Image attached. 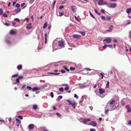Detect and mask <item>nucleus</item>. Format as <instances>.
Segmentation results:
<instances>
[{
  "mask_svg": "<svg viewBox=\"0 0 131 131\" xmlns=\"http://www.w3.org/2000/svg\"><path fill=\"white\" fill-rule=\"evenodd\" d=\"M106 5L108 7L114 8L116 7L117 4H116L114 3H106Z\"/></svg>",
  "mask_w": 131,
  "mask_h": 131,
  "instance_id": "1",
  "label": "nucleus"
},
{
  "mask_svg": "<svg viewBox=\"0 0 131 131\" xmlns=\"http://www.w3.org/2000/svg\"><path fill=\"white\" fill-rule=\"evenodd\" d=\"M115 102V101L114 100H110V102L108 103L107 104V105L106 106L107 108L108 109V108L109 105L110 106L112 105Z\"/></svg>",
  "mask_w": 131,
  "mask_h": 131,
  "instance_id": "2",
  "label": "nucleus"
},
{
  "mask_svg": "<svg viewBox=\"0 0 131 131\" xmlns=\"http://www.w3.org/2000/svg\"><path fill=\"white\" fill-rule=\"evenodd\" d=\"M58 45L60 47H63L64 45V41L62 40L58 41Z\"/></svg>",
  "mask_w": 131,
  "mask_h": 131,
  "instance_id": "3",
  "label": "nucleus"
},
{
  "mask_svg": "<svg viewBox=\"0 0 131 131\" xmlns=\"http://www.w3.org/2000/svg\"><path fill=\"white\" fill-rule=\"evenodd\" d=\"M89 124L90 125L92 126H93L95 127L96 126L97 124L96 122L95 121H93L90 122Z\"/></svg>",
  "mask_w": 131,
  "mask_h": 131,
  "instance_id": "4",
  "label": "nucleus"
},
{
  "mask_svg": "<svg viewBox=\"0 0 131 131\" xmlns=\"http://www.w3.org/2000/svg\"><path fill=\"white\" fill-rule=\"evenodd\" d=\"M103 41H106V42L107 43H110L111 41V39L109 38H107L104 39L103 40Z\"/></svg>",
  "mask_w": 131,
  "mask_h": 131,
  "instance_id": "5",
  "label": "nucleus"
},
{
  "mask_svg": "<svg viewBox=\"0 0 131 131\" xmlns=\"http://www.w3.org/2000/svg\"><path fill=\"white\" fill-rule=\"evenodd\" d=\"M126 108L127 109V111L128 112H131V109L130 108V106L129 105L126 106Z\"/></svg>",
  "mask_w": 131,
  "mask_h": 131,
  "instance_id": "6",
  "label": "nucleus"
},
{
  "mask_svg": "<svg viewBox=\"0 0 131 131\" xmlns=\"http://www.w3.org/2000/svg\"><path fill=\"white\" fill-rule=\"evenodd\" d=\"M99 92L100 94L104 93L105 92V91L102 89L101 88L99 89Z\"/></svg>",
  "mask_w": 131,
  "mask_h": 131,
  "instance_id": "7",
  "label": "nucleus"
},
{
  "mask_svg": "<svg viewBox=\"0 0 131 131\" xmlns=\"http://www.w3.org/2000/svg\"><path fill=\"white\" fill-rule=\"evenodd\" d=\"M73 13H75L76 10V6H75L72 5L71 7Z\"/></svg>",
  "mask_w": 131,
  "mask_h": 131,
  "instance_id": "8",
  "label": "nucleus"
},
{
  "mask_svg": "<svg viewBox=\"0 0 131 131\" xmlns=\"http://www.w3.org/2000/svg\"><path fill=\"white\" fill-rule=\"evenodd\" d=\"M52 47L53 49H57V45L56 43L55 42H53V43Z\"/></svg>",
  "mask_w": 131,
  "mask_h": 131,
  "instance_id": "9",
  "label": "nucleus"
},
{
  "mask_svg": "<svg viewBox=\"0 0 131 131\" xmlns=\"http://www.w3.org/2000/svg\"><path fill=\"white\" fill-rule=\"evenodd\" d=\"M73 37L75 38H80L81 37V36L79 35H73Z\"/></svg>",
  "mask_w": 131,
  "mask_h": 131,
  "instance_id": "10",
  "label": "nucleus"
},
{
  "mask_svg": "<svg viewBox=\"0 0 131 131\" xmlns=\"http://www.w3.org/2000/svg\"><path fill=\"white\" fill-rule=\"evenodd\" d=\"M32 28V26H31V24L30 23L29 24H28L27 25V26L26 27V28L28 29H30Z\"/></svg>",
  "mask_w": 131,
  "mask_h": 131,
  "instance_id": "11",
  "label": "nucleus"
},
{
  "mask_svg": "<svg viewBox=\"0 0 131 131\" xmlns=\"http://www.w3.org/2000/svg\"><path fill=\"white\" fill-rule=\"evenodd\" d=\"M90 121L91 120L90 119H84L83 122L84 124H86L88 121Z\"/></svg>",
  "mask_w": 131,
  "mask_h": 131,
  "instance_id": "12",
  "label": "nucleus"
},
{
  "mask_svg": "<svg viewBox=\"0 0 131 131\" xmlns=\"http://www.w3.org/2000/svg\"><path fill=\"white\" fill-rule=\"evenodd\" d=\"M34 128V125L33 124H31L29 125L28 126V128L30 129H32Z\"/></svg>",
  "mask_w": 131,
  "mask_h": 131,
  "instance_id": "13",
  "label": "nucleus"
},
{
  "mask_svg": "<svg viewBox=\"0 0 131 131\" xmlns=\"http://www.w3.org/2000/svg\"><path fill=\"white\" fill-rule=\"evenodd\" d=\"M40 90V89L39 88L36 87H35L32 89V90L33 92L35 91L38 90Z\"/></svg>",
  "mask_w": 131,
  "mask_h": 131,
  "instance_id": "14",
  "label": "nucleus"
},
{
  "mask_svg": "<svg viewBox=\"0 0 131 131\" xmlns=\"http://www.w3.org/2000/svg\"><path fill=\"white\" fill-rule=\"evenodd\" d=\"M44 37L45 38V43L46 44L47 43V34H45L44 35Z\"/></svg>",
  "mask_w": 131,
  "mask_h": 131,
  "instance_id": "15",
  "label": "nucleus"
},
{
  "mask_svg": "<svg viewBox=\"0 0 131 131\" xmlns=\"http://www.w3.org/2000/svg\"><path fill=\"white\" fill-rule=\"evenodd\" d=\"M10 34L11 35H14L16 34V32L13 30H12L10 32Z\"/></svg>",
  "mask_w": 131,
  "mask_h": 131,
  "instance_id": "16",
  "label": "nucleus"
},
{
  "mask_svg": "<svg viewBox=\"0 0 131 131\" xmlns=\"http://www.w3.org/2000/svg\"><path fill=\"white\" fill-rule=\"evenodd\" d=\"M126 13L128 14L131 13V8H127L126 10Z\"/></svg>",
  "mask_w": 131,
  "mask_h": 131,
  "instance_id": "17",
  "label": "nucleus"
},
{
  "mask_svg": "<svg viewBox=\"0 0 131 131\" xmlns=\"http://www.w3.org/2000/svg\"><path fill=\"white\" fill-rule=\"evenodd\" d=\"M17 69L19 70H20L22 69V66L20 64L18 65L17 67Z\"/></svg>",
  "mask_w": 131,
  "mask_h": 131,
  "instance_id": "18",
  "label": "nucleus"
},
{
  "mask_svg": "<svg viewBox=\"0 0 131 131\" xmlns=\"http://www.w3.org/2000/svg\"><path fill=\"white\" fill-rule=\"evenodd\" d=\"M21 11V9L20 8H17L14 11V12L16 13H18L19 12Z\"/></svg>",
  "mask_w": 131,
  "mask_h": 131,
  "instance_id": "19",
  "label": "nucleus"
},
{
  "mask_svg": "<svg viewBox=\"0 0 131 131\" xmlns=\"http://www.w3.org/2000/svg\"><path fill=\"white\" fill-rule=\"evenodd\" d=\"M103 0H100L98 2V4L99 5H101L103 3Z\"/></svg>",
  "mask_w": 131,
  "mask_h": 131,
  "instance_id": "20",
  "label": "nucleus"
},
{
  "mask_svg": "<svg viewBox=\"0 0 131 131\" xmlns=\"http://www.w3.org/2000/svg\"><path fill=\"white\" fill-rule=\"evenodd\" d=\"M63 67L65 69V70L67 71H69V69L68 68H67V67L66 66H63Z\"/></svg>",
  "mask_w": 131,
  "mask_h": 131,
  "instance_id": "21",
  "label": "nucleus"
},
{
  "mask_svg": "<svg viewBox=\"0 0 131 131\" xmlns=\"http://www.w3.org/2000/svg\"><path fill=\"white\" fill-rule=\"evenodd\" d=\"M72 105V106L74 108H75V105H76V103L75 102H74L73 103H72V104H71Z\"/></svg>",
  "mask_w": 131,
  "mask_h": 131,
  "instance_id": "22",
  "label": "nucleus"
},
{
  "mask_svg": "<svg viewBox=\"0 0 131 131\" xmlns=\"http://www.w3.org/2000/svg\"><path fill=\"white\" fill-rule=\"evenodd\" d=\"M18 74H15L13 75H12V78H15L17 77L18 76Z\"/></svg>",
  "mask_w": 131,
  "mask_h": 131,
  "instance_id": "23",
  "label": "nucleus"
},
{
  "mask_svg": "<svg viewBox=\"0 0 131 131\" xmlns=\"http://www.w3.org/2000/svg\"><path fill=\"white\" fill-rule=\"evenodd\" d=\"M65 86H66V87H65L64 88L65 90H68L69 89V87L68 86V85L67 84H65Z\"/></svg>",
  "mask_w": 131,
  "mask_h": 131,
  "instance_id": "24",
  "label": "nucleus"
},
{
  "mask_svg": "<svg viewBox=\"0 0 131 131\" xmlns=\"http://www.w3.org/2000/svg\"><path fill=\"white\" fill-rule=\"evenodd\" d=\"M79 32L83 36H84L85 35V33L84 32H81V31H79Z\"/></svg>",
  "mask_w": 131,
  "mask_h": 131,
  "instance_id": "25",
  "label": "nucleus"
},
{
  "mask_svg": "<svg viewBox=\"0 0 131 131\" xmlns=\"http://www.w3.org/2000/svg\"><path fill=\"white\" fill-rule=\"evenodd\" d=\"M47 22H46L44 24V25L43 27V29L47 27Z\"/></svg>",
  "mask_w": 131,
  "mask_h": 131,
  "instance_id": "26",
  "label": "nucleus"
},
{
  "mask_svg": "<svg viewBox=\"0 0 131 131\" xmlns=\"http://www.w3.org/2000/svg\"><path fill=\"white\" fill-rule=\"evenodd\" d=\"M33 108L35 110L37 109V106L36 104L34 105L33 106Z\"/></svg>",
  "mask_w": 131,
  "mask_h": 131,
  "instance_id": "27",
  "label": "nucleus"
},
{
  "mask_svg": "<svg viewBox=\"0 0 131 131\" xmlns=\"http://www.w3.org/2000/svg\"><path fill=\"white\" fill-rule=\"evenodd\" d=\"M113 26L112 25H110L109 27V30H110L111 31H112V29L113 28Z\"/></svg>",
  "mask_w": 131,
  "mask_h": 131,
  "instance_id": "28",
  "label": "nucleus"
},
{
  "mask_svg": "<svg viewBox=\"0 0 131 131\" xmlns=\"http://www.w3.org/2000/svg\"><path fill=\"white\" fill-rule=\"evenodd\" d=\"M111 19V18L110 16H107L106 18V20H107L108 21L110 20Z\"/></svg>",
  "mask_w": 131,
  "mask_h": 131,
  "instance_id": "29",
  "label": "nucleus"
},
{
  "mask_svg": "<svg viewBox=\"0 0 131 131\" xmlns=\"http://www.w3.org/2000/svg\"><path fill=\"white\" fill-rule=\"evenodd\" d=\"M49 74H52L53 75H58L60 74V73H51L49 72Z\"/></svg>",
  "mask_w": 131,
  "mask_h": 131,
  "instance_id": "30",
  "label": "nucleus"
},
{
  "mask_svg": "<svg viewBox=\"0 0 131 131\" xmlns=\"http://www.w3.org/2000/svg\"><path fill=\"white\" fill-rule=\"evenodd\" d=\"M16 120L17 121L16 123H18L19 124L21 122L20 120V119H19L18 118H16Z\"/></svg>",
  "mask_w": 131,
  "mask_h": 131,
  "instance_id": "31",
  "label": "nucleus"
},
{
  "mask_svg": "<svg viewBox=\"0 0 131 131\" xmlns=\"http://www.w3.org/2000/svg\"><path fill=\"white\" fill-rule=\"evenodd\" d=\"M109 82L108 81H107L106 85V88H109Z\"/></svg>",
  "mask_w": 131,
  "mask_h": 131,
  "instance_id": "32",
  "label": "nucleus"
},
{
  "mask_svg": "<svg viewBox=\"0 0 131 131\" xmlns=\"http://www.w3.org/2000/svg\"><path fill=\"white\" fill-rule=\"evenodd\" d=\"M101 18L103 20H106V18H105L103 16H101Z\"/></svg>",
  "mask_w": 131,
  "mask_h": 131,
  "instance_id": "33",
  "label": "nucleus"
},
{
  "mask_svg": "<svg viewBox=\"0 0 131 131\" xmlns=\"http://www.w3.org/2000/svg\"><path fill=\"white\" fill-rule=\"evenodd\" d=\"M3 10L2 9H0V15H1L3 14Z\"/></svg>",
  "mask_w": 131,
  "mask_h": 131,
  "instance_id": "34",
  "label": "nucleus"
},
{
  "mask_svg": "<svg viewBox=\"0 0 131 131\" xmlns=\"http://www.w3.org/2000/svg\"><path fill=\"white\" fill-rule=\"evenodd\" d=\"M59 90L61 92H63V88H59Z\"/></svg>",
  "mask_w": 131,
  "mask_h": 131,
  "instance_id": "35",
  "label": "nucleus"
},
{
  "mask_svg": "<svg viewBox=\"0 0 131 131\" xmlns=\"http://www.w3.org/2000/svg\"><path fill=\"white\" fill-rule=\"evenodd\" d=\"M15 6L18 8H19L20 7V5L18 3L16 4L15 5Z\"/></svg>",
  "mask_w": 131,
  "mask_h": 131,
  "instance_id": "36",
  "label": "nucleus"
},
{
  "mask_svg": "<svg viewBox=\"0 0 131 131\" xmlns=\"http://www.w3.org/2000/svg\"><path fill=\"white\" fill-rule=\"evenodd\" d=\"M14 20L15 21H17V22H19L20 21V20H19V19L18 18H15L14 19Z\"/></svg>",
  "mask_w": 131,
  "mask_h": 131,
  "instance_id": "37",
  "label": "nucleus"
},
{
  "mask_svg": "<svg viewBox=\"0 0 131 131\" xmlns=\"http://www.w3.org/2000/svg\"><path fill=\"white\" fill-rule=\"evenodd\" d=\"M6 42L8 44H10V41L8 40H6Z\"/></svg>",
  "mask_w": 131,
  "mask_h": 131,
  "instance_id": "38",
  "label": "nucleus"
},
{
  "mask_svg": "<svg viewBox=\"0 0 131 131\" xmlns=\"http://www.w3.org/2000/svg\"><path fill=\"white\" fill-rule=\"evenodd\" d=\"M56 114L57 116L59 117H61V115L58 113H57Z\"/></svg>",
  "mask_w": 131,
  "mask_h": 131,
  "instance_id": "39",
  "label": "nucleus"
},
{
  "mask_svg": "<svg viewBox=\"0 0 131 131\" xmlns=\"http://www.w3.org/2000/svg\"><path fill=\"white\" fill-rule=\"evenodd\" d=\"M34 1V0H30L29 1V3L31 4L33 3Z\"/></svg>",
  "mask_w": 131,
  "mask_h": 131,
  "instance_id": "40",
  "label": "nucleus"
},
{
  "mask_svg": "<svg viewBox=\"0 0 131 131\" xmlns=\"http://www.w3.org/2000/svg\"><path fill=\"white\" fill-rule=\"evenodd\" d=\"M60 72H61L62 73H64L66 72V71L62 69L59 71Z\"/></svg>",
  "mask_w": 131,
  "mask_h": 131,
  "instance_id": "41",
  "label": "nucleus"
},
{
  "mask_svg": "<svg viewBox=\"0 0 131 131\" xmlns=\"http://www.w3.org/2000/svg\"><path fill=\"white\" fill-rule=\"evenodd\" d=\"M19 79L18 78H17L16 79V82L15 84H16L17 83H19Z\"/></svg>",
  "mask_w": 131,
  "mask_h": 131,
  "instance_id": "42",
  "label": "nucleus"
},
{
  "mask_svg": "<svg viewBox=\"0 0 131 131\" xmlns=\"http://www.w3.org/2000/svg\"><path fill=\"white\" fill-rule=\"evenodd\" d=\"M64 13L63 12H60L59 13V16H62L63 15Z\"/></svg>",
  "mask_w": 131,
  "mask_h": 131,
  "instance_id": "43",
  "label": "nucleus"
},
{
  "mask_svg": "<svg viewBox=\"0 0 131 131\" xmlns=\"http://www.w3.org/2000/svg\"><path fill=\"white\" fill-rule=\"evenodd\" d=\"M3 16L5 17H8V16L5 13H4L3 15Z\"/></svg>",
  "mask_w": 131,
  "mask_h": 131,
  "instance_id": "44",
  "label": "nucleus"
},
{
  "mask_svg": "<svg viewBox=\"0 0 131 131\" xmlns=\"http://www.w3.org/2000/svg\"><path fill=\"white\" fill-rule=\"evenodd\" d=\"M89 13H90V14L91 15V16L93 18H94V16L92 14V13H91L90 12H89Z\"/></svg>",
  "mask_w": 131,
  "mask_h": 131,
  "instance_id": "45",
  "label": "nucleus"
},
{
  "mask_svg": "<svg viewBox=\"0 0 131 131\" xmlns=\"http://www.w3.org/2000/svg\"><path fill=\"white\" fill-rule=\"evenodd\" d=\"M18 117L20 118V119H23V117L21 116H20V115H19L18 116Z\"/></svg>",
  "mask_w": 131,
  "mask_h": 131,
  "instance_id": "46",
  "label": "nucleus"
},
{
  "mask_svg": "<svg viewBox=\"0 0 131 131\" xmlns=\"http://www.w3.org/2000/svg\"><path fill=\"white\" fill-rule=\"evenodd\" d=\"M111 32L110 30H109L108 29L106 30V31H105V34L106 33H108V32Z\"/></svg>",
  "mask_w": 131,
  "mask_h": 131,
  "instance_id": "47",
  "label": "nucleus"
},
{
  "mask_svg": "<svg viewBox=\"0 0 131 131\" xmlns=\"http://www.w3.org/2000/svg\"><path fill=\"white\" fill-rule=\"evenodd\" d=\"M75 69V68L72 67H71L70 69V70L72 71L74 70Z\"/></svg>",
  "mask_w": 131,
  "mask_h": 131,
  "instance_id": "48",
  "label": "nucleus"
},
{
  "mask_svg": "<svg viewBox=\"0 0 131 131\" xmlns=\"http://www.w3.org/2000/svg\"><path fill=\"white\" fill-rule=\"evenodd\" d=\"M50 96L51 97L53 98V97L54 95L53 94V93L52 92H51L50 93Z\"/></svg>",
  "mask_w": 131,
  "mask_h": 131,
  "instance_id": "49",
  "label": "nucleus"
},
{
  "mask_svg": "<svg viewBox=\"0 0 131 131\" xmlns=\"http://www.w3.org/2000/svg\"><path fill=\"white\" fill-rule=\"evenodd\" d=\"M27 89H28L29 90H30L32 89L29 86H27Z\"/></svg>",
  "mask_w": 131,
  "mask_h": 131,
  "instance_id": "50",
  "label": "nucleus"
},
{
  "mask_svg": "<svg viewBox=\"0 0 131 131\" xmlns=\"http://www.w3.org/2000/svg\"><path fill=\"white\" fill-rule=\"evenodd\" d=\"M74 17L75 19L78 21H80L79 19L77 17L75 16H74Z\"/></svg>",
  "mask_w": 131,
  "mask_h": 131,
  "instance_id": "51",
  "label": "nucleus"
},
{
  "mask_svg": "<svg viewBox=\"0 0 131 131\" xmlns=\"http://www.w3.org/2000/svg\"><path fill=\"white\" fill-rule=\"evenodd\" d=\"M108 45H106L105 44L104 46H103V49H105V48L107 47L108 46Z\"/></svg>",
  "mask_w": 131,
  "mask_h": 131,
  "instance_id": "52",
  "label": "nucleus"
},
{
  "mask_svg": "<svg viewBox=\"0 0 131 131\" xmlns=\"http://www.w3.org/2000/svg\"><path fill=\"white\" fill-rule=\"evenodd\" d=\"M64 6L63 5H61L59 8V9H61L64 8Z\"/></svg>",
  "mask_w": 131,
  "mask_h": 131,
  "instance_id": "53",
  "label": "nucleus"
},
{
  "mask_svg": "<svg viewBox=\"0 0 131 131\" xmlns=\"http://www.w3.org/2000/svg\"><path fill=\"white\" fill-rule=\"evenodd\" d=\"M108 111L109 110L108 109L107 110H105V114H107Z\"/></svg>",
  "mask_w": 131,
  "mask_h": 131,
  "instance_id": "54",
  "label": "nucleus"
},
{
  "mask_svg": "<svg viewBox=\"0 0 131 131\" xmlns=\"http://www.w3.org/2000/svg\"><path fill=\"white\" fill-rule=\"evenodd\" d=\"M74 97H75L77 99H78V96L76 94H75L74 95Z\"/></svg>",
  "mask_w": 131,
  "mask_h": 131,
  "instance_id": "55",
  "label": "nucleus"
},
{
  "mask_svg": "<svg viewBox=\"0 0 131 131\" xmlns=\"http://www.w3.org/2000/svg\"><path fill=\"white\" fill-rule=\"evenodd\" d=\"M42 88H45L47 87V85H44L42 86Z\"/></svg>",
  "mask_w": 131,
  "mask_h": 131,
  "instance_id": "56",
  "label": "nucleus"
},
{
  "mask_svg": "<svg viewBox=\"0 0 131 131\" xmlns=\"http://www.w3.org/2000/svg\"><path fill=\"white\" fill-rule=\"evenodd\" d=\"M100 74L102 75V77H101L102 79H103V77H104L103 74V73H101Z\"/></svg>",
  "mask_w": 131,
  "mask_h": 131,
  "instance_id": "57",
  "label": "nucleus"
},
{
  "mask_svg": "<svg viewBox=\"0 0 131 131\" xmlns=\"http://www.w3.org/2000/svg\"><path fill=\"white\" fill-rule=\"evenodd\" d=\"M18 78L19 79H23V76H20Z\"/></svg>",
  "mask_w": 131,
  "mask_h": 131,
  "instance_id": "58",
  "label": "nucleus"
},
{
  "mask_svg": "<svg viewBox=\"0 0 131 131\" xmlns=\"http://www.w3.org/2000/svg\"><path fill=\"white\" fill-rule=\"evenodd\" d=\"M90 131H96V130L94 129L91 128V129H90Z\"/></svg>",
  "mask_w": 131,
  "mask_h": 131,
  "instance_id": "59",
  "label": "nucleus"
},
{
  "mask_svg": "<svg viewBox=\"0 0 131 131\" xmlns=\"http://www.w3.org/2000/svg\"><path fill=\"white\" fill-rule=\"evenodd\" d=\"M25 4V3H23L21 5V6L22 7H23Z\"/></svg>",
  "mask_w": 131,
  "mask_h": 131,
  "instance_id": "60",
  "label": "nucleus"
},
{
  "mask_svg": "<svg viewBox=\"0 0 131 131\" xmlns=\"http://www.w3.org/2000/svg\"><path fill=\"white\" fill-rule=\"evenodd\" d=\"M62 98V96H59L58 97V99H61Z\"/></svg>",
  "mask_w": 131,
  "mask_h": 131,
  "instance_id": "61",
  "label": "nucleus"
},
{
  "mask_svg": "<svg viewBox=\"0 0 131 131\" xmlns=\"http://www.w3.org/2000/svg\"><path fill=\"white\" fill-rule=\"evenodd\" d=\"M25 86H26V85L25 84L24 85H23V86L22 87V88H21V89L22 90H23L24 88H25Z\"/></svg>",
  "mask_w": 131,
  "mask_h": 131,
  "instance_id": "62",
  "label": "nucleus"
},
{
  "mask_svg": "<svg viewBox=\"0 0 131 131\" xmlns=\"http://www.w3.org/2000/svg\"><path fill=\"white\" fill-rule=\"evenodd\" d=\"M101 12L102 13H104H104H105V10H103V9H101Z\"/></svg>",
  "mask_w": 131,
  "mask_h": 131,
  "instance_id": "63",
  "label": "nucleus"
},
{
  "mask_svg": "<svg viewBox=\"0 0 131 131\" xmlns=\"http://www.w3.org/2000/svg\"><path fill=\"white\" fill-rule=\"evenodd\" d=\"M43 128L44 129V130L43 131H48V130L45 128L44 127Z\"/></svg>",
  "mask_w": 131,
  "mask_h": 131,
  "instance_id": "64",
  "label": "nucleus"
}]
</instances>
